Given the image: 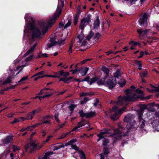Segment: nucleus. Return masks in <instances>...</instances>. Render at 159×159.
I'll list each match as a JSON object with an SVG mask.
<instances>
[{"label":"nucleus","instance_id":"1","mask_svg":"<svg viewBox=\"0 0 159 159\" xmlns=\"http://www.w3.org/2000/svg\"><path fill=\"white\" fill-rule=\"evenodd\" d=\"M135 91L141 95L134 94L130 90H127L125 91L126 96L119 97V99L117 102V104L118 105L126 104L127 102H134L137 100L139 98H142L144 95L143 92L139 89L136 90Z\"/></svg>","mask_w":159,"mask_h":159},{"label":"nucleus","instance_id":"2","mask_svg":"<svg viewBox=\"0 0 159 159\" xmlns=\"http://www.w3.org/2000/svg\"><path fill=\"white\" fill-rule=\"evenodd\" d=\"M61 7H60V3L58 4L56 12L52 17L49 18L45 21L41 23L40 28L42 30V33L44 34L55 22L61 12L62 8L64 6V3L61 1Z\"/></svg>","mask_w":159,"mask_h":159},{"label":"nucleus","instance_id":"3","mask_svg":"<svg viewBox=\"0 0 159 159\" xmlns=\"http://www.w3.org/2000/svg\"><path fill=\"white\" fill-rule=\"evenodd\" d=\"M24 67V66H19L16 68V70H10V73L9 76L7 77L3 83L1 84H7L10 83L11 80L21 71Z\"/></svg>","mask_w":159,"mask_h":159},{"label":"nucleus","instance_id":"4","mask_svg":"<svg viewBox=\"0 0 159 159\" xmlns=\"http://www.w3.org/2000/svg\"><path fill=\"white\" fill-rule=\"evenodd\" d=\"M126 109V108L125 107H124L120 109H119L116 106L113 107L112 108V111L115 112V113L111 116V119L113 120H117L123 112V111Z\"/></svg>","mask_w":159,"mask_h":159},{"label":"nucleus","instance_id":"5","mask_svg":"<svg viewBox=\"0 0 159 159\" xmlns=\"http://www.w3.org/2000/svg\"><path fill=\"white\" fill-rule=\"evenodd\" d=\"M91 15L90 14H88L86 17L81 20L79 26L80 29L83 30L85 27L89 24L91 20Z\"/></svg>","mask_w":159,"mask_h":159},{"label":"nucleus","instance_id":"6","mask_svg":"<svg viewBox=\"0 0 159 159\" xmlns=\"http://www.w3.org/2000/svg\"><path fill=\"white\" fill-rule=\"evenodd\" d=\"M43 146V144H41L40 146H38L34 143H30L26 145L25 148L26 151L32 152L36 148L39 149Z\"/></svg>","mask_w":159,"mask_h":159},{"label":"nucleus","instance_id":"7","mask_svg":"<svg viewBox=\"0 0 159 159\" xmlns=\"http://www.w3.org/2000/svg\"><path fill=\"white\" fill-rule=\"evenodd\" d=\"M116 83L115 77L109 78L107 81V86L110 89H111L115 86Z\"/></svg>","mask_w":159,"mask_h":159},{"label":"nucleus","instance_id":"8","mask_svg":"<svg viewBox=\"0 0 159 159\" xmlns=\"http://www.w3.org/2000/svg\"><path fill=\"white\" fill-rule=\"evenodd\" d=\"M102 70L106 74V75L105 77L103 79H101V80L99 82V83L100 84H103L106 82V79L108 76L109 70L107 68L104 66L102 67Z\"/></svg>","mask_w":159,"mask_h":159},{"label":"nucleus","instance_id":"9","mask_svg":"<svg viewBox=\"0 0 159 159\" xmlns=\"http://www.w3.org/2000/svg\"><path fill=\"white\" fill-rule=\"evenodd\" d=\"M148 16L146 13H144L143 15L141 16L139 20V23L141 25H144L146 24Z\"/></svg>","mask_w":159,"mask_h":159},{"label":"nucleus","instance_id":"10","mask_svg":"<svg viewBox=\"0 0 159 159\" xmlns=\"http://www.w3.org/2000/svg\"><path fill=\"white\" fill-rule=\"evenodd\" d=\"M121 130L119 129H114L115 133L111 135L112 137L116 139H119L123 135L122 132H121Z\"/></svg>","mask_w":159,"mask_h":159},{"label":"nucleus","instance_id":"11","mask_svg":"<svg viewBox=\"0 0 159 159\" xmlns=\"http://www.w3.org/2000/svg\"><path fill=\"white\" fill-rule=\"evenodd\" d=\"M137 32L139 34V37L140 39H142L147 36V33H148L149 30H146L142 31V30L138 29L137 30Z\"/></svg>","mask_w":159,"mask_h":159},{"label":"nucleus","instance_id":"12","mask_svg":"<svg viewBox=\"0 0 159 159\" xmlns=\"http://www.w3.org/2000/svg\"><path fill=\"white\" fill-rule=\"evenodd\" d=\"M84 35L83 33H81L77 37V39L79 40L78 42L80 43H82L83 45H86L87 41L86 39L84 40Z\"/></svg>","mask_w":159,"mask_h":159},{"label":"nucleus","instance_id":"13","mask_svg":"<svg viewBox=\"0 0 159 159\" xmlns=\"http://www.w3.org/2000/svg\"><path fill=\"white\" fill-rule=\"evenodd\" d=\"M143 114V113L142 111H140V112L138 113L139 118V121L140 123V126L142 128H144L145 124V120L142 118Z\"/></svg>","mask_w":159,"mask_h":159},{"label":"nucleus","instance_id":"14","mask_svg":"<svg viewBox=\"0 0 159 159\" xmlns=\"http://www.w3.org/2000/svg\"><path fill=\"white\" fill-rule=\"evenodd\" d=\"M41 34V32L40 30L39 29H36L34 30L33 31L32 34L33 39H34L35 38H37L39 37Z\"/></svg>","mask_w":159,"mask_h":159},{"label":"nucleus","instance_id":"15","mask_svg":"<svg viewBox=\"0 0 159 159\" xmlns=\"http://www.w3.org/2000/svg\"><path fill=\"white\" fill-rule=\"evenodd\" d=\"M89 69L88 67L81 68L79 69V71L82 76L85 75Z\"/></svg>","mask_w":159,"mask_h":159},{"label":"nucleus","instance_id":"16","mask_svg":"<svg viewBox=\"0 0 159 159\" xmlns=\"http://www.w3.org/2000/svg\"><path fill=\"white\" fill-rule=\"evenodd\" d=\"M109 133V131L107 130V131L102 132L97 134V136L99 137L97 141H99L101 139L104 138V137L107 136V134Z\"/></svg>","mask_w":159,"mask_h":159},{"label":"nucleus","instance_id":"17","mask_svg":"<svg viewBox=\"0 0 159 159\" xmlns=\"http://www.w3.org/2000/svg\"><path fill=\"white\" fill-rule=\"evenodd\" d=\"M12 137L11 136H8L4 139H2V141L3 144H7L11 143L12 140Z\"/></svg>","mask_w":159,"mask_h":159},{"label":"nucleus","instance_id":"18","mask_svg":"<svg viewBox=\"0 0 159 159\" xmlns=\"http://www.w3.org/2000/svg\"><path fill=\"white\" fill-rule=\"evenodd\" d=\"M57 44V42L54 39L51 38L50 43L48 44V47L50 48L56 45Z\"/></svg>","mask_w":159,"mask_h":159},{"label":"nucleus","instance_id":"19","mask_svg":"<svg viewBox=\"0 0 159 159\" xmlns=\"http://www.w3.org/2000/svg\"><path fill=\"white\" fill-rule=\"evenodd\" d=\"M37 46V43H35L34 45L30 47V48L27 51L26 53L25 54V56H27L30 53H32L35 49L36 47Z\"/></svg>","mask_w":159,"mask_h":159},{"label":"nucleus","instance_id":"20","mask_svg":"<svg viewBox=\"0 0 159 159\" xmlns=\"http://www.w3.org/2000/svg\"><path fill=\"white\" fill-rule=\"evenodd\" d=\"M52 154V152H48L39 157V159H48L49 158V156Z\"/></svg>","mask_w":159,"mask_h":159},{"label":"nucleus","instance_id":"21","mask_svg":"<svg viewBox=\"0 0 159 159\" xmlns=\"http://www.w3.org/2000/svg\"><path fill=\"white\" fill-rule=\"evenodd\" d=\"M44 74V71H41V72L35 74L33 75V76H37V77L35 79V80H36L39 78H43L44 76H43V75Z\"/></svg>","mask_w":159,"mask_h":159},{"label":"nucleus","instance_id":"22","mask_svg":"<svg viewBox=\"0 0 159 159\" xmlns=\"http://www.w3.org/2000/svg\"><path fill=\"white\" fill-rule=\"evenodd\" d=\"M73 78V77H69L68 78H61L59 81H62L65 83H69L71 82V80Z\"/></svg>","mask_w":159,"mask_h":159},{"label":"nucleus","instance_id":"23","mask_svg":"<svg viewBox=\"0 0 159 159\" xmlns=\"http://www.w3.org/2000/svg\"><path fill=\"white\" fill-rule=\"evenodd\" d=\"M49 118V116H47L45 117H43L42 120V123H45L51 124L50 122L51 120L49 119H48Z\"/></svg>","mask_w":159,"mask_h":159},{"label":"nucleus","instance_id":"24","mask_svg":"<svg viewBox=\"0 0 159 159\" xmlns=\"http://www.w3.org/2000/svg\"><path fill=\"white\" fill-rule=\"evenodd\" d=\"M85 124L82 122H79L78 123L77 125L74 127L72 130V131H74L84 126Z\"/></svg>","mask_w":159,"mask_h":159},{"label":"nucleus","instance_id":"25","mask_svg":"<svg viewBox=\"0 0 159 159\" xmlns=\"http://www.w3.org/2000/svg\"><path fill=\"white\" fill-rule=\"evenodd\" d=\"M95 115V112L91 111L89 113H86L85 115V117L86 118L92 117Z\"/></svg>","mask_w":159,"mask_h":159},{"label":"nucleus","instance_id":"26","mask_svg":"<svg viewBox=\"0 0 159 159\" xmlns=\"http://www.w3.org/2000/svg\"><path fill=\"white\" fill-rule=\"evenodd\" d=\"M34 116L32 112H30L26 115V119L27 120H32Z\"/></svg>","mask_w":159,"mask_h":159},{"label":"nucleus","instance_id":"27","mask_svg":"<svg viewBox=\"0 0 159 159\" xmlns=\"http://www.w3.org/2000/svg\"><path fill=\"white\" fill-rule=\"evenodd\" d=\"M78 153L81 159H86L85 154L84 153L81 151H78Z\"/></svg>","mask_w":159,"mask_h":159},{"label":"nucleus","instance_id":"28","mask_svg":"<svg viewBox=\"0 0 159 159\" xmlns=\"http://www.w3.org/2000/svg\"><path fill=\"white\" fill-rule=\"evenodd\" d=\"M64 147V145L61 143L57 144L54 147V150H57L61 148H63Z\"/></svg>","mask_w":159,"mask_h":159},{"label":"nucleus","instance_id":"29","mask_svg":"<svg viewBox=\"0 0 159 159\" xmlns=\"http://www.w3.org/2000/svg\"><path fill=\"white\" fill-rule=\"evenodd\" d=\"M100 34L99 33H96L93 36V39L94 40V43L97 42L100 36Z\"/></svg>","mask_w":159,"mask_h":159},{"label":"nucleus","instance_id":"30","mask_svg":"<svg viewBox=\"0 0 159 159\" xmlns=\"http://www.w3.org/2000/svg\"><path fill=\"white\" fill-rule=\"evenodd\" d=\"M60 72L61 76L66 77L70 75V74L69 72H64L63 70H61Z\"/></svg>","mask_w":159,"mask_h":159},{"label":"nucleus","instance_id":"31","mask_svg":"<svg viewBox=\"0 0 159 159\" xmlns=\"http://www.w3.org/2000/svg\"><path fill=\"white\" fill-rule=\"evenodd\" d=\"M79 15L78 14L75 15L74 17V24L76 25L78 22Z\"/></svg>","mask_w":159,"mask_h":159},{"label":"nucleus","instance_id":"32","mask_svg":"<svg viewBox=\"0 0 159 159\" xmlns=\"http://www.w3.org/2000/svg\"><path fill=\"white\" fill-rule=\"evenodd\" d=\"M135 64L138 66V69L139 70L142 69V63L141 61H136L135 62Z\"/></svg>","mask_w":159,"mask_h":159},{"label":"nucleus","instance_id":"33","mask_svg":"<svg viewBox=\"0 0 159 159\" xmlns=\"http://www.w3.org/2000/svg\"><path fill=\"white\" fill-rule=\"evenodd\" d=\"M13 150L14 152H15L19 150L20 148L19 146L16 145H13L12 147Z\"/></svg>","mask_w":159,"mask_h":159},{"label":"nucleus","instance_id":"34","mask_svg":"<svg viewBox=\"0 0 159 159\" xmlns=\"http://www.w3.org/2000/svg\"><path fill=\"white\" fill-rule=\"evenodd\" d=\"M94 28H97L99 27V21L98 20H96L94 21Z\"/></svg>","mask_w":159,"mask_h":159},{"label":"nucleus","instance_id":"35","mask_svg":"<svg viewBox=\"0 0 159 159\" xmlns=\"http://www.w3.org/2000/svg\"><path fill=\"white\" fill-rule=\"evenodd\" d=\"M38 57L43 58V57H48V54L44 53L43 54H41L40 53L38 55Z\"/></svg>","mask_w":159,"mask_h":159},{"label":"nucleus","instance_id":"36","mask_svg":"<svg viewBox=\"0 0 159 159\" xmlns=\"http://www.w3.org/2000/svg\"><path fill=\"white\" fill-rule=\"evenodd\" d=\"M93 33L91 31L88 34L86 37V39L88 40H89L93 36Z\"/></svg>","mask_w":159,"mask_h":159},{"label":"nucleus","instance_id":"37","mask_svg":"<svg viewBox=\"0 0 159 159\" xmlns=\"http://www.w3.org/2000/svg\"><path fill=\"white\" fill-rule=\"evenodd\" d=\"M52 137V135H49L48 136L46 139L45 140L43 141V144H43V145L44 144L48 143L50 140V139Z\"/></svg>","mask_w":159,"mask_h":159},{"label":"nucleus","instance_id":"38","mask_svg":"<svg viewBox=\"0 0 159 159\" xmlns=\"http://www.w3.org/2000/svg\"><path fill=\"white\" fill-rule=\"evenodd\" d=\"M71 24V21L70 20H69L68 22L64 26L63 29H65L67 28L68 27L70 26Z\"/></svg>","mask_w":159,"mask_h":159},{"label":"nucleus","instance_id":"39","mask_svg":"<svg viewBox=\"0 0 159 159\" xmlns=\"http://www.w3.org/2000/svg\"><path fill=\"white\" fill-rule=\"evenodd\" d=\"M98 80L97 77H94L90 80L89 84L90 85L92 84L93 83H95Z\"/></svg>","mask_w":159,"mask_h":159},{"label":"nucleus","instance_id":"40","mask_svg":"<svg viewBox=\"0 0 159 159\" xmlns=\"http://www.w3.org/2000/svg\"><path fill=\"white\" fill-rule=\"evenodd\" d=\"M61 70L54 73V75L57 77H55V78H59L61 77Z\"/></svg>","mask_w":159,"mask_h":159},{"label":"nucleus","instance_id":"41","mask_svg":"<svg viewBox=\"0 0 159 159\" xmlns=\"http://www.w3.org/2000/svg\"><path fill=\"white\" fill-rule=\"evenodd\" d=\"M103 152L104 154L107 155L109 152V150L108 148L105 147L103 149Z\"/></svg>","mask_w":159,"mask_h":159},{"label":"nucleus","instance_id":"42","mask_svg":"<svg viewBox=\"0 0 159 159\" xmlns=\"http://www.w3.org/2000/svg\"><path fill=\"white\" fill-rule=\"evenodd\" d=\"M89 100H90V99H89V98H87V97H85L84 98V99L83 100H81V104H83L85 102H87V101H88Z\"/></svg>","mask_w":159,"mask_h":159},{"label":"nucleus","instance_id":"43","mask_svg":"<svg viewBox=\"0 0 159 159\" xmlns=\"http://www.w3.org/2000/svg\"><path fill=\"white\" fill-rule=\"evenodd\" d=\"M130 116L129 115H128L125 116L124 118V120L126 122H129L130 121Z\"/></svg>","mask_w":159,"mask_h":159},{"label":"nucleus","instance_id":"44","mask_svg":"<svg viewBox=\"0 0 159 159\" xmlns=\"http://www.w3.org/2000/svg\"><path fill=\"white\" fill-rule=\"evenodd\" d=\"M59 114L58 113H56L55 115V119L56 121L58 122H59L60 120L58 118Z\"/></svg>","mask_w":159,"mask_h":159},{"label":"nucleus","instance_id":"45","mask_svg":"<svg viewBox=\"0 0 159 159\" xmlns=\"http://www.w3.org/2000/svg\"><path fill=\"white\" fill-rule=\"evenodd\" d=\"M65 39L60 40L57 42V44L60 45H63L65 43Z\"/></svg>","mask_w":159,"mask_h":159},{"label":"nucleus","instance_id":"46","mask_svg":"<svg viewBox=\"0 0 159 159\" xmlns=\"http://www.w3.org/2000/svg\"><path fill=\"white\" fill-rule=\"evenodd\" d=\"M109 141L107 139L104 138L103 140V145L104 146L106 145L109 143Z\"/></svg>","mask_w":159,"mask_h":159},{"label":"nucleus","instance_id":"47","mask_svg":"<svg viewBox=\"0 0 159 159\" xmlns=\"http://www.w3.org/2000/svg\"><path fill=\"white\" fill-rule=\"evenodd\" d=\"M73 46V43H72L71 44L69 47V49L68 50V52L70 54L72 52V48Z\"/></svg>","mask_w":159,"mask_h":159},{"label":"nucleus","instance_id":"48","mask_svg":"<svg viewBox=\"0 0 159 159\" xmlns=\"http://www.w3.org/2000/svg\"><path fill=\"white\" fill-rule=\"evenodd\" d=\"M19 122H21V120H20L19 118V117L17 119H14V120L11 123L12 124H14Z\"/></svg>","mask_w":159,"mask_h":159},{"label":"nucleus","instance_id":"49","mask_svg":"<svg viewBox=\"0 0 159 159\" xmlns=\"http://www.w3.org/2000/svg\"><path fill=\"white\" fill-rule=\"evenodd\" d=\"M53 94L52 92L49 93H46L45 94L43 95V97L46 98L49 97L51 96Z\"/></svg>","mask_w":159,"mask_h":159},{"label":"nucleus","instance_id":"50","mask_svg":"<svg viewBox=\"0 0 159 159\" xmlns=\"http://www.w3.org/2000/svg\"><path fill=\"white\" fill-rule=\"evenodd\" d=\"M138 43H138L134 41H131L129 43V44L133 45L134 47L137 46Z\"/></svg>","mask_w":159,"mask_h":159},{"label":"nucleus","instance_id":"51","mask_svg":"<svg viewBox=\"0 0 159 159\" xmlns=\"http://www.w3.org/2000/svg\"><path fill=\"white\" fill-rule=\"evenodd\" d=\"M75 107L76 106H75V105H71L69 106V108L70 111H73Z\"/></svg>","mask_w":159,"mask_h":159},{"label":"nucleus","instance_id":"52","mask_svg":"<svg viewBox=\"0 0 159 159\" xmlns=\"http://www.w3.org/2000/svg\"><path fill=\"white\" fill-rule=\"evenodd\" d=\"M64 24L62 22L60 23L59 25V27L62 29V30H64V29H63L64 28Z\"/></svg>","mask_w":159,"mask_h":159},{"label":"nucleus","instance_id":"53","mask_svg":"<svg viewBox=\"0 0 159 159\" xmlns=\"http://www.w3.org/2000/svg\"><path fill=\"white\" fill-rule=\"evenodd\" d=\"M79 114L80 116L82 117H85V115L86 113H84L83 111L81 110L79 112Z\"/></svg>","mask_w":159,"mask_h":159},{"label":"nucleus","instance_id":"54","mask_svg":"<svg viewBox=\"0 0 159 159\" xmlns=\"http://www.w3.org/2000/svg\"><path fill=\"white\" fill-rule=\"evenodd\" d=\"M40 111V110L39 109H37L34 110H33L32 113L34 115L36 113H39Z\"/></svg>","mask_w":159,"mask_h":159},{"label":"nucleus","instance_id":"55","mask_svg":"<svg viewBox=\"0 0 159 159\" xmlns=\"http://www.w3.org/2000/svg\"><path fill=\"white\" fill-rule=\"evenodd\" d=\"M89 94L88 93H82L80 94V97H82L84 96L88 95Z\"/></svg>","mask_w":159,"mask_h":159},{"label":"nucleus","instance_id":"56","mask_svg":"<svg viewBox=\"0 0 159 159\" xmlns=\"http://www.w3.org/2000/svg\"><path fill=\"white\" fill-rule=\"evenodd\" d=\"M28 79V76H26L22 77L21 79L19 81V82H21L24 80H27Z\"/></svg>","mask_w":159,"mask_h":159},{"label":"nucleus","instance_id":"57","mask_svg":"<svg viewBox=\"0 0 159 159\" xmlns=\"http://www.w3.org/2000/svg\"><path fill=\"white\" fill-rule=\"evenodd\" d=\"M79 71V70L77 69H75L74 70H70V72H72V74H75L77 73V72Z\"/></svg>","mask_w":159,"mask_h":159},{"label":"nucleus","instance_id":"58","mask_svg":"<svg viewBox=\"0 0 159 159\" xmlns=\"http://www.w3.org/2000/svg\"><path fill=\"white\" fill-rule=\"evenodd\" d=\"M72 148L73 149H74L75 150H78L79 148L78 147H77L75 145H71Z\"/></svg>","mask_w":159,"mask_h":159},{"label":"nucleus","instance_id":"59","mask_svg":"<svg viewBox=\"0 0 159 159\" xmlns=\"http://www.w3.org/2000/svg\"><path fill=\"white\" fill-rule=\"evenodd\" d=\"M84 81H87L89 83H90V78L89 76H87L84 79Z\"/></svg>","mask_w":159,"mask_h":159},{"label":"nucleus","instance_id":"60","mask_svg":"<svg viewBox=\"0 0 159 159\" xmlns=\"http://www.w3.org/2000/svg\"><path fill=\"white\" fill-rule=\"evenodd\" d=\"M33 56V55L30 56L28 57H27L25 61H27L31 60L32 59Z\"/></svg>","mask_w":159,"mask_h":159},{"label":"nucleus","instance_id":"61","mask_svg":"<svg viewBox=\"0 0 159 159\" xmlns=\"http://www.w3.org/2000/svg\"><path fill=\"white\" fill-rule=\"evenodd\" d=\"M147 75V73L146 72H144L142 73L141 74V76L142 77H146Z\"/></svg>","mask_w":159,"mask_h":159},{"label":"nucleus","instance_id":"62","mask_svg":"<svg viewBox=\"0 0 159 159\" xmlns=\"http://www.w3.org/2000/svg\"><path fill=\"white\" fill-rule=\"evenodd\" d=\"M43 123H37V124H36L34 125H32V127L33 128H35L36 127H38L39 125H41Z\"/></svg>","mask_w":159,"mask_h":159},{"label":"nucleus","instance_id":"63","mask_svg":"<svg viewBox=\"0 0 159 159\" xmlns=\"http://www.w3.org/2000/svg\"><path fill=\"white\" fill-rule=\"evenodd\" d=\"M90 59H87L83 61H82L80 63L81 65H82L85 63L87 61L89 60Z\"/></svg>","mask_w":159,"mask_h":159},{"label":"nucleus","instance_id":"64","mask_svg":"<svg viewBox=\"0 0 159 159\" xmlns=\"http://www.w3.org/2000/svg\"><path fill=\"white\" fill-rule=\"evenodd\" d=\"M47 133V132H46V130H43L42 131V133L43 134L42 135V136L43 137H44L45 136Z\"/></svg>","mask_w":159,"mask_h":159}]
</instances>
